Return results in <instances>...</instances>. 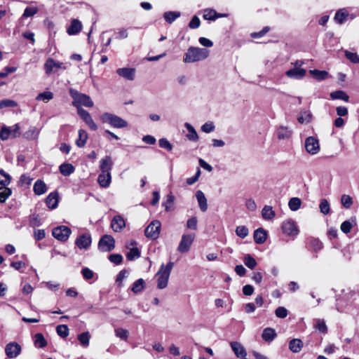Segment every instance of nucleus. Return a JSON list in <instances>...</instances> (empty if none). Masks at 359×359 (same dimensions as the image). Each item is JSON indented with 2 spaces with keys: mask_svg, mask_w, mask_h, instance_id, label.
<instances>
[{
  "mask_svg": "<svg viewBox=\"0 0 359 359\" xmlns=\"http://www.w3.org/2000/svg\"><path fill=\"white\" fill-rule=\"evenodd\" d=\"M82 28L81 22L77 20L74 19L71 22L70 26L67 28V33L69 35H74L80 32Z\"/></svg>",
  "mask_w": 359,
  "mask_h": 359,
  "instance_id": "24",
  "label": "nucleus"
},
{
  "mask_svg": "<svg viewBox=\"0 0 359 359\" xmlns=\"http://www.w3.org/2000/svg\"><path fill=\"white\" fill-rule=\"evenodd\" d=\"M303 342L299 339H293L289 342V349L292 353H299L303 348Z\"/></svg>",
  "mask_w": 359,
  "mask_h": 359,
  "instance_id": "29",
  "label": "nucleus"
},
{
  "mask_svg": "<svg viewBox=\"0 0 359 359\" xmlns=\"http://www.w3.org/2000/svg\"><path fill=\"white\" fill-rule=\"evenodd\" d=\"M60 172L64 176H69L74 171V166L70 163H62L60 165Z\"/></svg>",
  "mask_w": 359,
  "mask_h": 359,
  "instance_id": "39",
  "label": "nucleus"
},
{
  "mask_svg": "<svg viewBox=\"0 0 359 359\" xmlns=\"http://www.w3.org/2000/svg\"><path fill=\"white\" fill-rule=\"evenodd\" d=\"M34 192L37 196H41L47 191L46 184L41 180H37L33 187Z\"/></svg>",
  "mask_w": 359,
  "mask_h": 359,
  "instance_id": "27",
  "label": "nucleus"
},
{
  "mask_svg": "<svg viewBox=\"0 0 359 359\" xmlns=\"http://www.w3.org/2000/svg\"><path fill=\"white\" fill-rule=\"evenodd\" d=\"M140 257V251L136 247L131 248L129 252L126 255V257L128 260H134Z\"/></svg>",
  "mask_w": 359,
  "mask_h": 359,
  "instance_id": "51",
  "label": "nucleus"
},
{
  "mask_svg": "<svg viewBox=\"0 0 359 359\" xmlns=\"http://www.w3.org/2000/svg\"><path fill=\"white\" fill-rule=\"evenodd\" d=\"M92 243L91 236L88 233H83L79 236L75 241L76 246L81 249H88Z\"/></svg>",
  "mask_w": 359,
  "mask_h": 359,
  "instance_id": "12",
  "label": "nucleus"
},
{
  "mask_svg": "<svg viewBox=\"0 0 359 359\" xmlns=\"http://www.w3.org/2000/svg\"><path fill=\"white\" fill-rule=\"evenodd\" d=\"M210 51L206 48L191 46L184 54L183 62L185 63H194L206 59Z\"/></svg>",
  "mask_w": 359,
  "mask_h": 359,
  "instance_id": "1",
  "label": "nucleus"
},
{
  "mask_svg": "<svg viewBox=\"0 0 359 359\" xmlns=\"http://www.w3.org/2000/svg\"><path fill=\"white\" fill-rule=\"evenodd\" d=\"M128 271L125 269L121 270L117 275L116 282L118 286H122V281L128 276Z\"/></svg>",
  "mask_w": 359,
  "mask_h": 359,
  "instance_id": "59",
  "label": "nucleus"
},
{
  "mask_svg": "<svg viewBox=\"0 0 359 359\" xmlns=\"http://www.w3.org/2000/svg\"><path fill=\"white\" fill-rule=\"evenodd\" d=\"M330 97L332 100H341L345 102H348V95L343 90H336L330 93Z\"/></svg>",
  "mask_w": 359,
  "mask_h": 359,
  "instance_id": "37",
  "label": "nucleus"
},
{
  "mask_svg": "<svg viewBox=\"0 0 359 359\" xmlns=\"http://www.w3.org/2000/svg\"><path fill=\"white\" fill-rule=\"evenodd\" d=\"M53 98V93L50 91H45L39 93L36 99L37 100H42L44 102H48Z\"/></svg>",
  "mask_w": 359,
  "mask_h": 359,
  "instance_id": "48",
  "label": "nucleus"
},
{
  "mask_svg": "<svg viewBox=\"0 0 359 359\" xmlns=\"http://www.w3.org/2000/svg\"><path fill=\"white\" fill-rule=\"evenodd\" d=\"M301 205V199L297 197L290 198L288 203V206L292 211H297V210H299Z\"/></svg>",
  "mask_w": 359,
  "mask_h": 359,
  "instance_id": "43",
  "label": "nucleus"
},
{
  "mask_svg": "<svg viewBox=\"0 0 359 359\" xmlns=\"http://www.w3.org/2000/svg\"><path fill=\"white\" fill-rule=\"evenodd\" d=\"M46 204L51 210L55 209L58 205L59 195L57 191L50 193L46 198Z\"/></svg>",
  "mask_w": 359,
  "mask_h": 359,
  "instance_id": "16",
  "label": "nucleus"
},
{
  "mask_svg": "<svg viewBox=\"0 0 359 359\" xmlns=\"http://www.w3.org/2000/svg\"><path fill=\"white\" fill-rule=\"evenodd\" d=\"M111 172H102L98 176V182L102 187H108L111 183Z\"/></svg>",
  "mask_w": 359,
  "mask_h": 359,
  "instance_id": "28",
  "label": "nucleus"
},
{
  "mask_svg": "<svg viewBox=\"0 0 359 359\" xmlns=\"http://www.w3.org/2000/svg\"><path fill=\"white\" fill-rule=\"evenodd\" d=\"M39 11V8L36 2L32 1L27 4V6L24 10V18L32 17Z\"/></svg>",
  "mask_w": 359,
  "mask_h": 359,
  "instance_id": "23",
  "label": "nucleus"
},
{
  "mask_svg": "<svg viewBox=\"0 0 359 359\" xmlns=\"http://www.w3.org/2000/svg\"><path fill=\"white\" fill-rule=\"evenodd\" d=\"M351 220L352 222L350 220H346L341 223L340 229L343 233L347 234L351 232L353 227V223H355V219L352 218Z\"/></svg>",
  "mask_w": 359,
  "mask_h": 359,
  "instance_id": "42",
  "label": "nucleus"
},
{
  "mask_svg": "<svg viewBox=\"0 0 359 359\" xmlns=\"http://www.w3.org/2000/svg\"><path fill=\"white\" fill-rule=\"evenodd\" d=\"M306 71L303 68H292L285 72V75L291 79H301L306 75Z\"/></svg>",
  "mask_w": 359,
  "mask_h": 359,
  "instance_id": "18",
  "label": "nucleus"
},
{
  "mask_svg": "<svg viewBox=\"0 0 359 359\" xmlns=\"http://www.w3.org/2000/svg\"><path fill=\"white\" fill-rule=\"evenodd\" d=\"M215 126L212 121L205 123L201 128V130L205 133H210L215 130Z\"/></svg>",
  "mask_w": 359,
  "mask_h": 359,
  "instance_id": "57",
  "label": "nucleus"
},
{
  "mask_svg": "<svg viewBox=\"0 0 359 359\" xmlns=\"http://www.w3.org/2000/svg\"><path fill=\"white\" fill-rule=\"evenodd\" d=\"M231 347L238 358H244L247 353L243 346L237 341H232L230 344Z\"/></svg>",
  "mask_w": 359,
  "mask_h": 359,
  "instance_id": "21",
  "label": "nucleus"
},
{
  "mask_svg": "<svg viewBox=\"0 0 359 359\" xmlns=\"http://www.w3.org/2000/svg\"><path fill=\"white\" fill-rule=\"evenodd\" d=\"M309 74L318 81H323L327 78L328 72L318 69L310 70Z\"/></svg>",
  "mask_w": 359,
  "mask_h": 359,
  "instance_id": "36",
  "label": "nucleus"
},
{
  "mask_svg": "<svg viewBox=\"0 0 359 359\" xmlns=\"http://www.w3.org/2000/svg\"><path fill=\"white\" fill-rule=\"evenodd\" d=\"M262 215L264 219L269 220L273 219L276 214L271 206L265 205L262 210Z\"/></svg>",
  "mask_w": 359,
  "mask_h": 359,
  "instance_id": "38",
  "label": "nucleus"
},
{
  "mask_svg": "<svg viewBox=\"0 0 359 359\" xmlns=\"http://www.w3.org/2000/svg\"><path fill=\"white\" fill-rule=\"evenodd\" d=\"M39 134V130L36 127H31L24 133V138L28 140L36 141Z\"/></svg>",
  "mask_w": 359,
  "mask_h": 359,
  "instance_id": "31",
  "label": "nucleus"
},
{
  "mask_svg": "<svg viewBox=\"0 0 359 359\" xmlns=\"http://www.w3.org/2000/svg\"><path fill=\"white\" fill-rule=\"evenodd\" d=\"M221 15L212 9H206L204 11L203 18L208 20H215L217 18L221 17Z\"/></svg>",
  "mask_w": 359,
  "mask_h": 359,
  "instance_id": "41",
  "label": "nucleus"
},
{
  "mask_svg": "<svg viewBox=\"0 0 359 359\" xmlns=\"http://www.w3.org/2000/svg\"><path fill=\"white\" fill-rule=\"evenodd\" d=\"M114 163L110 156H106L100 161V169L102 172H111Z\"/></svg>",
  "mask_w": 359,
  "mask_h": 359,
  "instance_id": "17",
  "label": "nucleus"
},
{
  "mask_svg": "<svg viewBox=\"0 0 359 359\" xmlns=\"http://www.w3.org/2000/svg\"><path fill=\"white\" fill-rule=\"evenodd\" d=\"M275 314L278 318H285L287 317L288 311L285 307L279 306L276 309Z\"/></svg>",
  "mask_w": 359,
  "mask_h": 359,
  "instance_id": "61",
  "label": "nucleus"
},
{
  "mask_svg": "<svg viewBox=\"0 0 359 359\" xmlns=\"http://www.w3.org/2000/svg\"><path fill=\"white\" fill-rule=\"evenodd\" d=\"M11 190L6 187H0V203H4L11 196Z\"/></svg>",
  "mask_w": 359,
  "mask_h": 359,
  "instance_id": "45",
  "label": "nucleus"
},
{
  "mask_svg": "<svg viewBox=\"0 0 359 359\" xmlns=\"http://www.w3.org/2000/svg\"><path fill=\"white\" fill-rule=\"evenodd\" d=\"M195 239L194 233L183 234L177 247V251L180 253L188 252Z\"/></svg>",
  "mask_w": 359,
  "mask_h": 359,
  "instance_id": "6",
  "label": "nucleus"
},
{
  "mask_svg": "<svg viewBox=\"0 0 359 359\" xmlns=\"http://www.w3.org/2000/svg\"><path fill=\"white\" fill-rule=\"evenodd\" d=\"M185 128L188 130V134L187 135V137L193 142H196L198 140V135L194 128L189 123H185Z\"/></svg>",
  "mask_w": 359,
  "mask_h": 359,
  "instance_id": "32",
  "label": "nucleus"
},
{
  "mask_svg": "<svg viewBox=\"0 0 359 359\" xmlns=\"http://www.w3.org/2000/svg\"><path fill=\"white\" fill-rule=\"evenodd\" d=\"M243 262L245 265L250 269H253L257 266L256 260L249 254L244 257Z\"/></svg>",
  "mask_w": 359,
  "mask_h": 359,
  "instance_id": "47",
  "label": "nucleus"
},
{
  "mask_svg": "<svg viewBox=\"0 0 359 359\" xmlns=\"http://www.w3.org/2000/svg\"><path fill=\"white\" fill-rule=\"evenodd\" d=\"M11 176L4 170H0V184L6 187L11 182Z\"/></svg>",
  "mask_w": 359,
  "mask_h": 359,
  "instance_id": "49",
  "label": "nucleus"
},
{
  "mask_svg": "<svg viewBox=\"0 0 359 359\" xmlns=\"http://www.w3.org/2000/svg\"><path fill=\"white\" fill-rule=\"evenodd\" d=\"M77 113L90 129L94 131L97 130V126L93 120L90 114L86 110L84 109H79Z\"/></svg>",
  "mask_w": 359,
  "mask_h": 359,
  "instance_id": "11",
  "label": "nucleus"
},
{
  "mask_svg": "<svg viewBox=\"0 0 359 359\" xmlns=\"http://www.w3.org/2000/svg\"><path fill=\"white\" fill-rule=\"evenodd\" d=\"M29 224L33 227L39 226L41 225V221L39 216L36 214H33L29 217Z\"/></svg>",
  "mask_w": 359,
  "mask_h": 359,
  "instance_id": "64",
  "label": "nucleus"
},
{
  "mask_svg": "<svg viewBox=\"0 0 359 359\" xmlns=\"http://www.w3.org/2000/svg\"><path fill=\"white\" fill-rule=\"evenodd\" d=\"M292 134V131L285 126H279L276 130V135L279 140H287Z\"/></svg>",
  "mask_w": 359,
  "mask_h": 359,
  "instance_id": "22",
  "label": "nucleus"
},
{
  "mask_svg": "<svg viewBox=\"0 0 359 359\" xmlns=\"http://www.w3.org/2000/svg\"><path fill=\"white\" fill-rule=\"evenodd\" d=\"M158 144L160 147L166 149L168 151H171L172 149V145L165 138L160 139L158 140Z\"/></svg>",
  "mask_w": 359,
  "mask_h": 359,
  "instance_id": "63",
  "label": "nucleus"
},
{
  "mask_svg": "<svg viewBox=\"0 0 359 359\" xmlns=\"http://www.w3.org/2000/svg\"><path fill=\"white\" fill-rule=\"evenodd\" d=\"M341 202L344 208H349L353 204V199L350 196L344 194L341 196Z\"/></svg>",
  "mask_w": 359,
  "mask_h": 359,
  "instance_id": "58",
  "label": "nucleus"
},
{
  "mask_svg": "<svg viewBox=\"0 0 359 359\" xmlns=\"http://www.w3.org/2000/svg\"><path fill=\"white\" fill-rule=\"evenodd\" d=\"M276 336V330L271 327L265 328L262 334L263 339L268 342L272 341Z\"/></svg>",
  "mask_w": 359,
  "mask_h": 359,
  "instance_id": "30",
  "label": "nucleus"
},
{
  "mask_svg": "<svg viewBox=\"0 0 359 359\" xmlns=\"http://www.w3.org/2000/svg\"><path fill=\"white\" fill-rule=\"evenodd\" d=\"M45 72L47 75L55 74L59 69H66L67 66L65 63L55 61L52 57H48L43 65Z\"/></svg>",
  "mask_w": 359,
  "mask_h": 359,
  "instance_id": "5",
  "label": "nucleus"
},
{
  "mask_svg": "<svg viewBox=\"0 0 359 359\" xmlns=\"http://www.w3.org/2000/svg\"><path fill=\"white\" fill-rule=\"evenodd\" d=\"M5 351L8 358H13L20 354L21 346L15 342H11L6 345Z\"/></svg>",
  "mask_w": 359,
  "mask_h": 359,
  "instance_id": "14",
  "label": "nucleus"
},
{
  "mask_svg": "<svg viewBox=\"0 0 359 359\" xmlns=\"http://www.w3.org/2000/svg\"><path fill=\"white\" fill-rule=\"evenodd\" d=\"M115 334L117 337L126 341L128 339L129 332L127 330L117 328L115 330Z\"/></svg>",
  "mask_w": 359,
  "mask_h": 359,
  "instance_id": "56",
  "label": "nucleus"
},
{
  "mask_svg": "<svg viewBox=\"0 0 359 359\" xmlns=\"http://www.w3.org/2000/svg\"><path fill=\"white\" fill-rule=\"evenodd\" d=\"M319 208L320 212L324 215L330 212V204L326 199H322L320 203Z\"/></svg>",
  "mask_w": 359,
  "mask_h": 359,
  "instance_id": "55",
  "label": "nucleus"
},
{
  "mask_svg": "<svg viewBox=\"0 0 359 359\" xmlns=\"http://www.w3.org/2000/svg\"><path fill=\"white\" fill-rule=\"evenodd\" d=\"M349 16V12L346 8L339 9L334 17V20L339 25H342L345 22L347 18Z\"/></svg>",
  "mask_w": 359,
  "mask_h": 359,
  "instance_id": "19",
  "label": "nucleus"
},
{
  "mask_svg": "<svg viewBox=\"0 0 359 359\" xmlns=\"http://www.w3.org/2000/svg\"><path fill=\"white\" fill-rule=\"evenodd\" d=\"M69 94L73 98L72 105L76 107L77 111L79 109H83L81 106L86 107H93L94 103L90 96L81 93L72 88L70 89Z\"/></svg>",
  "mask_w": 359,
  "mask_h": 359,
  "instance_id": "2",
  "label": "nucleus"
},
{
  "mask_svg": "<svg viewBox=\"0 0 359 359\" xmlns=\"http://www.w3.org/2000/svg\"><path fill=\"white\" fill-rule=\"evenodd\" d=\"M115 248V240L110 235H104L98 243V248L102 252H110Z\"/></svg>",
  "mask_w": 359,
  "mask_h": 359,
  "instance_id": "9",
  "label": "nucleus"
},
{
  "mask_svg": "<svg viewBox=\"0 0 359 359\" xmlns=\"http://www.w3.org/2000/svg\"><path fill=\"white\" fill-rule=\"evenodd\" d=\"M34 343L36 348H44L47 345V341L41 333H37L34 336Z\"/></svg>",
  "mask_w": 359,
  "mask_h": 359,
  "instance_id": "34",
  "label": "nucleus"
},
{
  "mask_svg": "<svg viewBox=\"0 0 359 359\" xmlns=\"http://www.w3.org/2000/svg\"><path fill=\"white\" fill-rule=\"evenodd\" d=\"M267 234L266 231L262 228H259L254 232V240L257 244H262L266 240Z\"/></svg>",
  "mask_w": 359,
  "mask_h": 359,
  "instance_id": "26",
  "label": "nucleus"
},
{
  "mask_svg": "<svg viewBox=\"0 0 359 359\" xmlns=\"http://www.w3.org/2000/svg\"><path fill=\"white\" fill-rule=\"evenodd\" d=\"M161 224L158 220L152 221L145 229L144 234L148 238L157 239L160 234Z\"/></svg>",
  "mask_w": 359,
  "mask_h": 359,
  "instance_id": "8",
  "label": "nucleus"
},
{
  "mask_svg": "<svg viewBox=\"0 0 359 359\" xmlns=\"http://www.w3.org/2000/svg\"><path fill=\"white\" fill-rule=\"evenodd\" d=\"M304 147L306 152L311 155H316L318 154L320 150L319 140L314 136H310L306 138Z\"/></svg>",
  "mask_w": 359,
  "mask_h": 359,
  "instance_id": "7",
  "label": "nucleus"
},
{
  "mask_svg": "<svg viewBox=\"0 0 359 359\" xmlns=\"http://www.w3.org/2000/svg\"><path fill=\"white\" fill-rule=\"evenodd\" d=\"M282 229L288 236H297L299 233L295 222L291 219L285 221L282 224Z\"/></svg>",
  "mask_w": 359,
  "mask_h": 359,
  "instance_id": "13",
  "label": "nucleus"
},
{
  "mask_svg": "<svg viewBox=\"0 0 359 359\" xmlns=\"http://www.w3.org/2000/svg\"><path fill=\"white\" fill-rule=\"evenodd\" d=\"M236 233L238 237L245 238L248 235L249 231L245 226H238L236 229Z\"/></svg>",
  "mask_w": 359,
  "mask_h": 359,
  "instance_id": "54",
  "label": "nucleus"
},
{
  "mask_svg": "<svg viewBox=\"0 0 359 359\" xmlns=\"http://www.w3.org/2000/svg\"><path fill=\"white\" fill-rule=\"evenodd\" d=\"M90 338V335L88 332H82L78 336L79 341H80L81 344L84 347L88 346Z\"/></svg>",
  "mask_w": 359,
  "mask_h": 359,
  "instance_id": "46",
  "label": "nucleus"
},
{
  "mask_svg": "<svg viewBox=\"0 0 359 359\" xmlns=\"http://www.w3.org/2000/svg\"><path fill=\"white\" fill-rule=\"evenodd\" d=\"M144 280L142 278H140L133 283L131 290L134 293L137 294L142 292L144 290Z\"/></svg>",
  "mask_w": 359,
  "mask_h": 359,
  "instance_id": "40",
  "label": "nucleus"
},
{
  "mask_svg": "<svg viewBox=\"0 0 359 359\" xmlns=\"http://www.w3.org/2000/svg\"><path fill=\"white\" fill-rule=\"evenodd\" d=\"M111 262L116 265L121 264L123 262V257L120 254H111L109 256Z\"/></svg>",
  "mask_w": 359,
  "mask_h": 359,
  "instance_id": "60",
  "label": "nucleus"
},
{
  "mask_svg": "<svg viewBox=\"0 0 359 359\" xmlns=\"http://www.w3.org/2000/svg\"><path fill=\"white\" fill-rule=\"evenodd\" d=\"M56 332L62 338H65L69 335V328L66 325H57L56 327Z\"/></svg>",
  "mask_w": 359,
  "mask_h": 359,
  "instance_id": "52",
  "label": "nucleus"
},
{
  "mask_svg": "<svg viewBox=\"0 0 359 359\" xmlns=\"http://www.w3.org/2000/svg\"><path fill=\"white\" fill-rule=\"evenodd\" d=\"M125 226V220L121 215L114 217L111 222V226L114 231H121Z\"/></svg>",
  "mask_w": 359,
  "mask_h": 359,
  "instance_id": "20",
  "label": "nucleus"
},
{
  "mask_svg": "<svg viewBox=\"0 0 359 359\" xmlns=\"http://www.w3.org/2000/svg\"><path fill=\"white\" fill-rule=\"evenodd\" d=\"M87 139L88 134L86 131L81 129L79 130V137L76 140V144L80 148L83 147L86 143Z\"/></svg>",
  "mask_w": 359,
  "mask_h": 359,
  "instance_id": "35",
  "label": "nucleus"
},
{
  "mask_svg": "<svg viewBox=\"0 0 359 359\" xmlns=\"http://www.w3.org/2000/svg\"><path fill=\"white\" fill-rule=\"evenodd\" d=\"M196 197L201 210L203 212H205L208 209V203L205 194L202 191L198 190L196 193Z\"/></svg>",
  "mask_w": 359,
  "mask_h": 359,
  "instance_id": "25",
  "label": "nucleus"
},
{
  "mask_svg": "<svg viewBox=\"0 0 359 359\" xmlns=\"http://www.w3.org/2000/svg\"><path fill=\"white\" fill-rule=\"evenodd\" d=\"M17 105V102L13 100L5 99L0 101V109L13 108L16 107Z\"/></svg>",
  "mask_w": 359,
  "mask_h": 359,
  "instance_id": "50",
  "label": "nucleus"
},
{
  "mask_svg": "<svg viewBox=\"0 0 359 359\" xmlns=\"http://www.w3.org/2000/svg\"><path fill=\"white\" fill-rule=\"evenodd\" d=\"M116 73L118 76L128 81H133L135 76V69L128 67L119 68L116 70Z\"/></svg>",
  "mask_w": 359,
  "mask_h": 359,
  "instance_id": "15",
  "label": "nucleus"
},
{
  "mask_svg": "<svg viewBox=\"0 0 359 359\" xmlns=\"http://www.w3.org/2000/svg\"><path fill=\"white\" fill-rule=\"evenodd\" d=\"M9 137H11L10 128L4 126L0 130V138L2 140H6Z\"/></svg>",
  "mask_w": 359,
  "mask_h": 359,
  "instance_id": "62",
  "label": "nucleus"
},
{
  "mask_svg": "<svg viewBox=\"0 0 359 359\" xmlns=\"http://www.w3.org/2000/svg\"><path fill=\"white\" fill-rule=\"evenodd\" d=\"M100 119L103 123L109 124L111 127L116 128H123L128 126V122L115 114L105 112L100 116Z\"/></svg>",
  "mask_w": 359,
  "mask_h": 359,
  "instance_id": "4",
  "label": "nucleus"
},
{
  "mask_svg": "<svg viewBox=\"0 0 359 359\" xmlns=\"http://www.w3.org/2000/svg\"><path fill=\"white\" fill-rule=\"evenodd\" d=\"M71 233V229L65 226L55 227L52 231L53 237L60 241H66L69 238Z\"/></svg>",
  "mask_w": 359,
  "mask_h": 359,
  "instance_id": "10",
  "label": "nucleus"
},
{
  "mask_svg": "<svg viewBox=\"0 0 359 359\" xmlns=\"http://www.w3.org/2000/svg\"><path fill=\"white\" fill-rule=\"evenodd\" d=\"M173 266L174 263L172 262H168L165 266L163 264H161L160 269L156 273L158 277L157 287L158 289L162 290L167 287Z\"/></svg>",
  "mask_w": 359,
  "mask_h": 359,
  "instance_id": "3",
  "label": "nucleus"
},
{
  "mask_svg": "<svg viewBox=\"0 0 359 359\" xmlns=\"http://www.w3.org/2000/svg\"><path fill=\"white\" fill-rule=\"evenodd\" d=\"M344 55L353 64L359 63V55L357 53L346 50L344 51Z\"/></svg>",
  "mask_w": 359,
  "mask_h": 359,
  "instance_id": "44",
  "label": "nucleus"
},
{
  "mask_svg": "<svg viewBox=\"0 0 359 359\" xmlns=\"http://www.w3.org/2000/svg\"><path fill=\"white\" fill-rule=\"evenodd\" d=\"M180 15L181 13L179 11H167L163 13L165 20L169 24H172Z\"/></svg>",
  "mask_w": 359,
  "mask_h": 359,
  "instance_id": "33",
  "label": "nucleus"
},
{
  "mask_svg": "<svg viewBox=\"0 0 359 359\" xmlns=\"http://www.w3.org/2000/svg\"><path fill=\"white\" fill-rule=\"evenodd\" d=\"M311 114L308 111L301 112L298 117V121L301 123H307L311 121Z\"/></svg>",
  "mask_w": 359,
  "mask_h": 359,
  "instance_id": "53",
  "label": "nucleus"
}]
</instances>
